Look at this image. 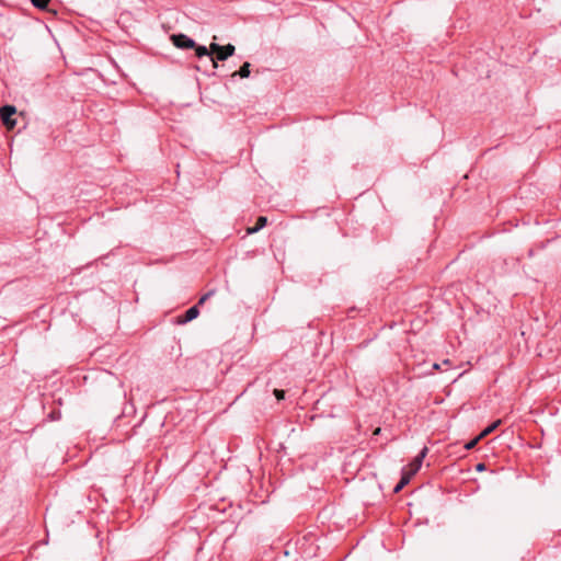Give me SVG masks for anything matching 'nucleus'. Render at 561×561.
Instances as JSON below:
<instances>
[{"instance_id":"16","label":"nucleus","mask_w":561,"mask_h":561,"mask_svg":"<svg viewBox=\"0 0 561 561\" xmlns=\"http://www.w3.org/2000/svg\"><path fill=\"white\" fill-rule=\"evenodd\" d=\"M443 365H444V366H447V365L449 366V365H450V360H449V359H445V360L443 362Z\"/></svg>"},{"instance_id":"17","label":"nucleus","mask_w":561,"mask_h":561,"mask_svg":"<svg viewBox=\"0 0 561 561\" xmlns=\"http://www.w3.org/2000/svg\"><path fill=\"white\" fill-rule=\"evenodd\" d=\"M433 368H434V369H440V365H439V364H437V363H435V364H433Z\"/></svg>"},{"instance_id":"2","label":"nucleus","mask_w":561,"mask_h":561,"mask_svg":"<svg viewBox=\"0 0 561 561\" xmlns=\"http://www.w3.org/2000/svg\"><path fill=\"white\" fill-rule=\"evenodd\" d=\"M16 114V108L14 105H3L0 107V119L2 124L9 129H13L16 125V121L13 116Z\"/></svg>"},{"instance_id":"9","label":"nucleus","mask_w":561,"mask_h":561,"mask_svg":"<svg viewBox=\"0 0 561 561\" xmlns=\"http://www.w3.org/2000/svg\"><path fill=\"white\" fill-rule=\"evenodd\" d=\"M250 64L249 62H244L240 69L234 72V76L238 75L240 76L241 78H248L250 76Z\"/></svg>"},{"instance_id":"10","label":"nucleus","mask_w":561,"mask_h":561,"mask_svg":"<svg viewBox=\"0 0 561 561\" xmlns=\"http://www.w3.org/2000/svg\"><path fill=\"white\" fill-rule=\"evenodd\" d=\"M501 424V420H497L490 424L488 427H485L481 433L480 437H485L486 435L491 434L499 425Z\"/></svg>"},{"instance_id":"7","label":"nucleus","mask_w":561,"mask_h":561,"mask_svg":"<svg viewBox=\"0 0 561 561\" xmlns=\"http://www.w3.org/2000/svg\"><path fill=\"white\" fill-rule=\"evenodd\" d=\"M267 224V218L264 216H260L256 220V224L253 227H249L247 229L248 234H253L260 231L262 228H264Z\"/></svg>"},{"instance_id":"11","label":"nucleus","mask_w":561,"mask_h":561,"mask_svg":"<svg viewBox=\"0 0 561 561\" xmlns=\"http://www.w3.org/2000/svg\"><path fill=\"white\" fill-rule=\"evenodd\" d=\"M31 2L39 10H47L50 0H31Z\"/></svg>"},{"instance_id":"8","label":"nucleus","mask_w":561,"mask_h":561,"mask_svg":"<svg viewBox=\"0 0 561 561\" xmlns=\"http://www.w3.org/2000/svg\"><path fill=\"white\" fill-rule=\"evenodd\" d=\"M412 476L407 473V468L402 469V476L399 483L394 486V492L401 491L411 480Z\"/></svg>"},{"instance_id":"5","label":"nucleus","mask_w":561,"mask_h":561,"mask_svg":"<svg viewBox=\"0 0 561 561\" xmlns=\"http://www.w3.org/2000/svg\"><path fill=\"white\" fill-rule=\"evenodd\" d=\"M199 314L198 306H193L188 308L185 313L178 318L179 324H185L194 319H196Z\"/></svg>"},{"instance_id":"14","label":"nucleus","mask_w":561,"mask_h":561,"mask_svg":"<svg viewBox=\"0 0 561 561\" xmlns=\"http://www.w3.org/2000/svg\"><path fill=\"white\" fill-rule=\"evenodd\" d=\"M274 394H275V397H276V399L278 401L283 400L285 398V391L284 390L275 389L274 390Z\"/></svg>"},{"instance_id":"13","label":"nucleus","mask_w":561,"mask_h":561,"mask_svg":"<svg viewBox=\"0 0 561 561\" xmlns=\"http://www.w3.org/2000/svg\"><path fill=\"white\" fill-rule=\"evenodd\" d=\"M481 438H482V437H480V435H479V436H478V437H476L474 439H472V440L468 442V443L465 445V448H466L467 450L472 449Z\"/></svg>"},{"instance_id":"6","label":"nucleus","mask_w":561,"mask_h":561,"mask_svg":"<svg viewBox=\"0 0 561 561\" xmlns=\"http://www.w3.org/2000/svg\"><path fill=\"white\" fill-rule=\"evenodd\" d=\"M195 49V55L198 57V58H202V57H208L210 59V61L213 62V66L214 68L217 67V62L215 60V58L213 57V54L210 51V47L207 48L206 46H202V45H197L195 47H193Z\"/></svg>"},{"instance_id":"3","label":"nucleus","mask_w":561,"mask_h":561,"mask_svg":"<svg viewBox=\"0 0 561 561\" xmlns=\"http://www.w3.org/2000/svg\"><path fill=\"white\" fill-rule=\"evenodd\" d=\"M171 41L175 47L181 48V49H192L193 47L196 46V43L194 42V39H192L191 37H188L185 34H182V33L173 34L171 36Z\"/></svg>"},{"instance_id":"15","label":"nucleus","mask_w":561,"mask_h":561,"mask_svg":"<svg viewBox=\"0 0 561 561\" xmlns=\"http://www.w3.org/2000/svg\"><path fill=\"white\" fill-rule=\"evenodd\" d=\"M476 469H477V471H482V470H484V469H485V465H484V463H482V462H479V463L476 466Z\"/></svg>"},{"instance_id":"4","label":"nucleus","mask_w":561,"mask_h":561,"mask_svg":"<svg viewBox=\"0 0 561 561\" xmlns=\"http://www.w3.org/2000/svg\"><path fill=\"white\" fill-rule=\"evenodd\" d=\"M427 447H423L422 450L419 453V455L413 459V461L409 465V468L407 469V473L410 476H414L421 468L423 459L427 455Z\"/></svg>"},{"instance_id":"1","label":"nucleus","mask_w":561,"mask_h":561,"mask_svg":"<svg viewBox=\"0 0 561 561\" xmlns=\"http://www.w3.org/2000/svg\"><path fill=\"white\" fill-rule=\"evenodd\" d=\"M234 50L236 48L232 44H227L225 46H221L216 43L210 44V51L213 54V57L215 56V58L220 61H224L231 57L234 54Z\"/></svg>"},{"instance_id":"12","label":"nucleus","mask_w":561,"mask_h":561,"mask_svg":"<svg viewBox=\"0 0 561 561\" xmlns=\"http://www.w3.org/2000/svg\"><path fill=\"white\" fill-rule=\"evenodd\" d=\"M214 294H215V290H209L208 293L204 294L199 298L197 306L204 305Z\"/></svg>"}]
</instances>
